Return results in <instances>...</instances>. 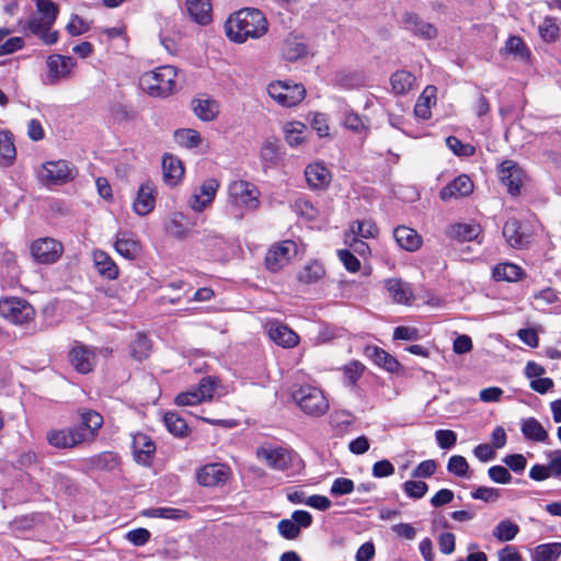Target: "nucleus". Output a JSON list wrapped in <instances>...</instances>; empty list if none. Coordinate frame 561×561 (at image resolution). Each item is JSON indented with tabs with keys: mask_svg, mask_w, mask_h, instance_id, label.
<instances>
[{
	"mask_svg": "<svg viewBox=\"0 0 561 561\" xmlns=\"http://www.w3.org/2000/svg\"><path fill=\"white\" fill-rule=\"evenodd\" d=\"M268 23L265 15L257 9L244 8L231 14L226 23L227 37L238 44L248 39H257L266 34Z\"/></svg>",
	"mask_w": 561,
	"mask_h": 561,
	"instance_id": "f257e3e1",
	"label": "nucleus"
},
{
	"mask_svg": "<svg viewBox=\"0 0 561 561\" xmlns=\"http://www.w3.org/2000/svg\"><path fill=\"white\" fill-rule=\"evenodd\" d=\"M176 76V69L173 66H162L145 72L139 83L150 96L165 98L175 91Z\"/></svg>",
	"mask_w": 561,
	"mask_h": 561,
	"instance_id": "f03ea898",
	"label": "nucleus"
},
{
	"mask_svg": "<svg viewBox=\"0 0 561 561\" xmlns=\"http://www.w3.org/2000/svg\"><path fill=\"white\" fill-rule=\"evenodd\" d=\"M291 398L299 409L307 415L319 417L329 410V401L323 391L312 385H295L291 388Z\"/></svg>",
	"mask_w": 561,
	"mask_h": 561,
	"instance_id": "7ed1b4c3",
	"label": "nucleus"
},
{
	"mask_svg": "<svg viewBox=\"0 0 561 561\" xmlns=\"http://www.w3.org/2000/svg\"><path fill=\"white\" fill-rule=\"evenodd\" d=\"M35 314L34 307L24 298L9 296L0 299V317L13 324L30 323Z\"/></svg>",
	"mask_w": 561,
	"mask_h": 561,
	"instance_id": "20e7f679",
	"label": "nucleus"
},
{
	"mask_svg": "<svg viewBox=\"0 0 561 561\" xmlns=\"http://www.w3.org/2000/svg\"><path fill=\"white\" fill-rule=\"evenodd\" d=\"M270 96L279 105L291 107L300 103L306 95L302 84L291 83L289 81L272 82L267 87Z\"/></svg>",
	"mask_w": 561,
	"mask_h": 561,
	"instance_id": "39448f33",
	"label": "nucleus"
},
{
	"mask_svg": "<svg viewBox=\"0 0 561 561\" xmlns=\"http://www.w3.org/2000/svg\"><path fill=\"white\" fill-rule=\"evenodd\" d=\"M259 191L254 184L238 180L229 185V202L238 207L247 210H254L257 208Z\"/></svg>",
	"mask_w": 561,
	"mask_h": 561,
	"instance_id": "423d86ee",
	"label": "nucleus"
},
{
	"mask_svg": "<svg viewBox=\"0 0 561 561\" xmlns=\"http://www.w3.org/2000/svg\"><path fill=\"white\" fill-rule=\"evenodd\" d=\"M48 72L44 79V83L47 85H55L61 80H66L71 77L72 69L76 67V60L69 56L62 55H50L47 58Z\"/></svg>",
	"mask_w": 561,
	"mask_h": 561,
	"instance_id": "0eeeda50",
	"label": "nucleus"
},
{
	"mask_svg": "<svg viewBox=\"0 0 561 561\" xmlns=\"http://www.w3.org/2000/svg\"><path fill=\"white\" fill-rule=\"evenodd\" d=\"M46 439L50 446L59 449L73 448L87 442L84 427H70L61 430H50L46 434Z\"/></svg>",
	"mask_w": 561,
	"mask_h": 561,
	"instance_id": "6e6552de",
	"label": "nucleus"
},
{
	"mask_svg": "<svg viewBox=\"0 0 561 561\" xmlns=\"http://www.w3.org/2000/svg\"><path fill=\"white\" fill-rule=\"evenodd\" d=\"M297 254V244L291 240H285L270 248L265 255V265L271 272L282 270L293 256Z\"/></svg>",
	"mask_w": 561,
	"mask_h": 561,
	"instance_id": "1a4fd4ad",
	"label": "nucleus"
},
{
	"mask_svg": "<svg viewBox=\"0 0 561 561\" xmlns=\"http://www.w3.org/2000/svg\"><path fill=\"white\" fill-rule=\"evenodd\" d=\"M231 476V469L226 463H207L196 470L198 484L207 488L224 485Z\"/></svg>",
	"mask_w": 561,
	"mask_h": 561,
	"instance_id": "9d476101",
	"label": "nucleus"
},
{
	"mask_svg": "<svg viewBox=\"0 0 561 561\" xmlns=\"http://www.w3.org/2000/svg\"><path fill=\"white\" fill-rule=\"evenodd\" d=\"M62 251L61 243L51 238L38 239L31 245L33 257L42 264L56 262L62 254Z\"/></svg>",
	"mask_w": 561,
	"mask_h": 561,
	"instance_id": "9b49d317",
	"label": "nucleus"
},
{
	"mask_svg": "<svg viewBox=\"0 0 561 561\" xmlns=\"http://www.w3.org/2000/svg\"><path fill=\"white\" fill-rule=\"evenodd\" d=\"M219 188V183L215 179H208L204 181L198 187L195 188L188 204L190 207L195 211H203L208 207Z\"/></svg>",
	"mask_w": 561,
	"mask_h": 561,
	"instance_id": "f8f14e48",
	"label": "nucleus"
},
{
	"mask_svg": "<svg viewBox=\"0 0 561 561\" xmlns=\"http://www.w3.org/2000/svg\"><path fill=\"white\" fill-rule=\"evenodd\" d=\"M259 459L275 470H285L290 463V454L282 447L261 446L256 449Z\"/></svg>",
	"mask_w": 561,
	"mask_h": 561,
	"instance_id": "ddd939ff",
	"label": "nucleus"
},
{
	"mask_svg": "<svg viewBox=\"0 0 561 561\" xmlns=\"http://www.w3.org/2000/svg\"><path fill=\"white\" fill-rule=\"evenodd\" d=\"M499 175L502 183L512 195L519 194L523 183V172L516 162L512 160L503 161L499 168Z\"/></svg>",
	"mask_w": 561,
	"mask_h": 561,
	"instance_id": "4468645a",
	"label": "nucleus"
},
{
	"mask_svg": "<svg viewBox=\"0 0 561 561\" xmlns=\"http://www.w3.org/2000/svg\"><path fill=\"white\" fill-rule=\"evenodd\" d=\"M131 447L134 459L144 466H148L151 462L152 456L156 451V445L152 439L142 433L133 435Z\"/></svg>",
	"mask_w": 561,
	"mask_h": 561,
	"instance_id": "2eb2a0df",
	"label": "nucleus"
},
{
	"mask_svg": "<svg viewBox=\"0 0 561 561\" xmlns=\"http://www.w3.org/2000/svg\"><path fill=\"white\" fill-rule=\"evenodd\" d=\"M41 179L48 183H62L71 179L72 172L68 162L64 160L49 161L43 164Z\"/></svg>",
	"mask_w": 561,
	"mask_h": 561,
	"instance_id": "dca6fc26",
	"label": "nucleus"
},
{
	"mask_svg": "<svg viewBox=\"0 0 561 561\" xmlns=\"http://www.w3.org/2000/svg\"><path fill=\"white\" fill-rule=\"evenodd\" d=\"M472 181L468 175L461 174L440 190L439 197L446 202L451 198L457 199L468 196L472 193Z\"/></svg>",
	"mask_w": 561,
	"mask_h": 561,
	"instance_id": "f3484780",
	"label": "nucleus"
},
{
	"mask_svg": "<svg viewBox=\"0 0 561 561\" xmlns=\"http://www.w3.org/2000/svg\"><path fill=\"white\" fill-rule=\"evenodd\" d=\"M503 237L512 248L516 249L527 247L530 241V236L523 229L522 224L515 218H510L504 224Z\"/></svg>",
	"mask_w": 561,
	"mask_h": 561,
	"instance_id": "a211bd4d",
	"label": "nucleus"
},
{
	"mask_svg": "<svg viewBox=\"0 0 561 561\" xmlns=\"http://www.w3.org/2000/svg\"><path fill=\"white\" fill-rule=\"evenodd\" d=\"M156 188L152 183L140 185L133 203L134 211L139 216H146L154 208Z\"/></svg>",
	"mask_w": 561,
	"mask_h": 561,
	"instance_id": "6ab92c4d",
	"label": "nucleus"
},
{
	"mask_svg": "<svg viewBox=\"0 0 561 561\" xmlns=\"http://www.w3.org/2000/svg\"><path fill=\"white\" fill-rule=\"evenodd\" d=\"M69 358L75 369L81 374L90 373L96 360L94 352L83 345L75 346L69 353Z\"/></svg>",
	"mask_w": 561,
	"mask_h": 561,
	"instance_id": "aec40b11",
	"label": "nucleus"
},
{
	"mask_svg": "<svg viewBox=\"0 0 561 561\" xmlns=\"http://www.w3.org/2000/svg\"><path fill=\"white\" fill-rule=\"evenodd\" d=\"M270 339L283 347H294L299 342V336L287 325L275 322L267 328Z\"/></svg>",
	"mask_w": 561,
	"mask_h": 561,
	"instance_id": "412c9836",
	"label": "nucleus"
},
{
	"mask_svg": "<svg viewBox=\"0 0 561 561\" xmlns=\"http://www.w3.org/2000/svg\"><path fill=\"white\" fill-rule=\"evenodd\" d=\"M393 237L398 245L409 252H414L422 245V237L416 230L407 226L397 227L393 231Z\"/></svg>",
	"mask_w": 561,
	"mask_h": 561,
	"instance_id": "4be33fe9",
	"label": "nucleus"
},
{
	"mask_svg": "<svg viewBox=\"0 0 561 561\" xmlns=\"http://www.w3.org/2000/svg\"><path fill=\"white\" fill-rule=\"evenodd\" d=\"M163 180L167 184L174 186L184 174L182 161L173 154L165 153L162 158Z\"/></svg>",
	"mask_w": 561,
	"mask_h": 561,
	"instance_id": "5701e85b",
	"label": "nucleus"
},
{
	"mask_svg": "<svg viewBox=\"0 0 561 561\" xmlns=\"http://www.w3.org/2000/svg\"><path fill=\"white\" fill-rule=\"evenodd\" d=\"M185 8L188 16L197 24L207 25L211 21V4L209 0H186Z\"/></svg>",
	"mask_w": 561,
	"mask_h": 561,
	"instance_id": "b1692460",
	"label": "nucleus"
},
{
	"mask_svg": "<svg viewBox=\"0 0 561 561\" xmlns=\"http://www.w3.org/2000/svg\"><path fill=\"white\" fill-rule=\"evenodd\" d=\"M308 53L307 45L301 38L295 35L287 36L280 46V54L283 58L288 61H296L302 58Z\"/></svg>",
	"mask_w": 561,
	"mask_h": 561,
	"instance_id": "393cba45",
	"label": "nucleus"
},
{
	"mask_svg": "<svg viewBox=\"0 0 561 561\" xmlns=\"http://www.w3.org/2000/svg\"><path fill=\"white\" fill-rule=\"evenodd\" d=\"M385 287L389 297L398 304H410L413 299V293L408 283L401 279L391 278L385 282Z\"/></svg>",
	"mask_w": 561,
	"mask_h": 561,
	"instance_id": "a878e982",
	"label": "nucleus"
},
{
	"mask_svg": "<svg viewBox=\"0 0 561 561\" xmlns=\"http://www.w3.org/2000/svg\"><path fill=\"white\" fill-rule=\"evenodd\" d=\"M116 252L127 260H134L140 252V244L129 232H118L115 242Z\"/></svg>",
	"mask_w": 561,
	"mask_h": 561,
	"instance_id": "bb28decb",
	"label": "nucleus"
},
{
	"mask_svg": "<svg viewBox=\"0 0 561 561\" xmlns=\"http://www.w3.org/2000/svg\"><path fill=\"white\" fill-rule=\"evenodd\" d=\"M403 23L408 30L426 39L434 38L437 34V30L433 24L422 21L414 13L405 14Z\"/></svg>",
	"mask_w": 561,
	"mask_h": 561,
	"instance_id": "cd10ccee",
	"label": "nucleus"
},
{
	"mask_svg": "<svg viewBox=\"0 0 561 561\" xmlns=\"http://www.w3.org/2000/svg\"><path fill=\"white\" fill-rule=\"evenodd\" d=\"M481 232V227L477 224H455L450 225L446 234L459 242L472 241L478 238Z\"/></svg>",
	"mask_w": 561,
	"mask_h": 561,
	"instance_id": "c85d7f7f",
	"label": "nucleus"
},
{
	"mask_svg": "<svg viewBox=\"0 0 561 561\" xmlns=\"http://www.w3.org/2000/svg\"><path fill=\"white\" fill-rule=\"evenodd\" d=\"M305 176L309 186L313 188H323L331 180L329 170L322 163L309 164L305 170Z\"/></svg>",
	"mask_w": 561,
	"mask_h": 561,
	"instance_id": "c756f323",
	"label": "nucleus"
},
{
	"mask_svg": "<svg viewBox=\"0 0 561 561\" xmlns=\"http://www.w3.org/2000/svg\"><path fill=\"white\" fill-rule=\"evenodd\" d=\"M366 354L376 365L390 373L397 371L400 367L399 362L392 355L378 346H367Z\"/></svg>",
	"mask_w": 561,
	"mask_h": 561,
	"instance_id": "7c9ffc66",
	"label": "nucleus"
},
{
	"mask_svg": "<svg viewBox=\"0 0 561 561\" xmlns=\"http://www.w3.org/2000/svg\"><path fill=\"white\" fill-rule=\"evenodd\" d=\"M80 415L81 424L78 425L77 427H84L87 442L93 440L98 434V431L102 427V415L93 410H82L80 412Z\"/></svg>",
	"mask_w": 561,
	"mask_h": 561,
	"instance_id": "2f4dec72",
	"label": "nucleus"
},
{
	"mask_svg": "<svg viewBox=\"0 0 561 561\" xmlns=\"http://www.w3.org/2000/svg\"><path fill=\"white\" fill-rule=\"evenodd\" d=\"M93 261L98 272L108 278L115 279L118 276V268L112 257L102 250H95L93 252Z\"/></svg>",
	"mask_w": 561,
	"mask_h": 561,
	"instance_id": "473e14b6",
	"label": "nucleus"
},
{
	"mask_svg": "<svg viewBox=\"0 0 561 561\" xmlns=\"http://www.w3.org/2000/svg\"><path fill=\"white\" fill-rule=\"evenodd\" d=\"M435 92L436 88L428 85L424 89L422 94L416 100L414 106V114L421 119H428L432 115L431 107L435 104Z\"/></svg>",
	"mask_w": 561,
	"mask_h": 561,
	"instance_id": "72a5a7b5",
	"label": "nucleus"
},
{
	"mask_svg": "<svg viewBox=\"0 0 561 561\" xmlns=\"http://www.w3.org/2000/svg\"><path fill=\"white\" fill-rule=\"evenodd\" d=\"M415 81V76L407 70H398L390 78L391 88L396 94L410 92L414 88Z\"/></svg>",
	"mask_w": 561,
	"mask_h": 561,
	"instance_id": "f704fd0d",
	"label": "nucleus"
},
{
	"mask_svg": "<svg viewBox=\"0 0 561 561\" xmlns=\"http://www.w3.org/2000/svg\"><path fill=\"white\" fill-rule=\"evenodd\" d=\"M194 114L202 121L210 122L216 118L218 114V104L210 99H196L192 101Z\"/></svg>",
	"mask_w": 561,
	"mask_h": 561,
	"instance_id": "c9c22d12",
	"label": "nucleus"
},
{
	"mask_svg": "<svg viewBox=\"0 0 561 561\" xmlns=\"http://www.w3.org/2000/svg\"><path fill=\"white\" fill-rule=\"evenodd\" d=\"M520 430L526 439L534 442H545L548 433L535 417H528L522 421Z\"/></svg>",
	"mask_w": 561,
	"mask_h": 561,
	"instance_id": "e433bc0d",
	"label": "nucleus"
},
{
	"mask_svg": "<svg viewBox=\"0 0 561 561\" xmlns=\"http://www.w3.org/2000/svg\"><path fill=\"white\" fill-rule=\"evenodd\" d=\"M561 556V542L542 543L535 548L531 561H558Z\"/></svg>",
	"mask_w": 561,
	"mask_h": 561,
	"instance_id": "4c0bfd02",
	"label": "nucleus"
},
{
	"mask_svg": "<svg viewBox=\"0 0 561 561\" xmlns=\"http://www.w3.org/2000/svg\"><path fill=\"white\" fill-rule=\"evenodd\" d=\"M16 156L15 146L13 142V135L9 131L0 133V163L2 165H10Z\"/></svg>",
	"mask_w": 561,
	"mask_h": 561,
	"instance_id": "58836bf2",
	"label": "nucleus"
},
{
	"mask_svg": "<svg viewBox=\"0 0 561 561\" xmlns=\"http://www.w3.org/2000/svg\"><path fill=\"white\" fill-rule=\"evenodd\" d=\"M324 267L318 261L307 263L298 273V280L304 284H313L324 276Z\"/></svg>",
	"mask_w": 561,
	"mask_h": 561,
	"instance_id": "ea45409f",
	"label": "nucleus"
},
{
	"mask_svg": "<svg viewBox=\"0 0 561 561\" xmlns=\"http://www.w3.org/2000/svg\"><path fill=\"white\" fill-rule=\"evenodd\" d=\"M522 276V268L513 263L499 264L493 270L496 280L516 282Z\"/></svg>",
	"mask_w": 561,
	"mask_h": 561,
	"instance_id": "a19ab883",
	"label": "nucleus"
},
{
	"mask_svg": "<svg viewBox=\"0 0 561 561\" xmlns=\"http://www.w3.org/2000/svg\"><path fill=\"white\" fill-rule=\"evenodd\" d=\"M351 232L353 237L369 239L377 237L378 228L370 219L356 220L351 225Z\"/></svg>",
	"mask_w": 561,
	"mask_h": 561,
	"instance_id": "79ce46f5",
	"label": "nucleus"
},
{
	"mask_svg": "<svg viewBox=\"0 0 561 561\" xmlns=\"http://www.w3.org/2000/svg\"><path fill=\"white\" fill-rule=\"evenodd\" d=\"M163 421L168 431L173 435L180 437L188 435V426L179 414L174 412H168L164 414Z\"/></svg>",
	"mask_w": 561,
	"mask_h": 561,
	"instance_id": "37998d69",
	"label": "nucleus"
},
{
	"mask_svg": "<svg viewBox=\"0 0 561 561\" xmlns=\"http://www.w3.org/2000/svg\"><path fill=\"white\" fill-rule=\"evenodd\" d=\"M129 348L133 358L141 362L149 356L151 348L150 340L144 334H138L131 342Z\"/></svg>",
	"mask_w": 561,
	"mask_h": 561,
	"instance_id": "c03bdc74",
	"label": "nucleus"
},
{
	"mask_svg": "<svg viewBox=\"0 0 561 561\" xmlns=\"http://www.w3.org/2000/svg\"><path fill=\"white\" fill-rule=\"evenodd\" d=\"M519 531V527L517 524L505 519L497 524V526L493 530V536L499 541H511L513 540Z\"/></svg>",
	"mask_w": 561,
	"mask_h": 561,
	"instance_id": "a18cd8bd",
	"label": "nucleus"
},
{
	"mask_svg": "<svg viewBox=\"0 0 561 561\" xmlns=\"http://www.w3.org/2000/svg\"><path fill=\"white\" fill-rule=\"evenodd\" d=\"M539 34L547 43L557 41L560 36V27L557 24L556 19L552 16H546L539 25Z\"/></svg>",
	"mask_w": 561,
	"mask_h": 561,
	"instance_id": "49530a36",
	"label": "nucleus"
},
{
	"mask_svg": "<svg viewBox=\"0 0 561 561\" xmlns=\"http://www.w3.org/2000/svg\"><path fill=\"white\" fill-rule=\"evenodd\" d=\"M174 140L182 147L196 148L202 139L199 134L190 128L179 129L174 133Z\"/></svg>",
	"mask_w": 561,
	"mask_h": 561,
	"instance_id": "de8ad7c7",
	"label": "nucleus"
},
{
	"mask_svg": "<svg viewBox=\"0 0 561 561\" xmlns=\"http://www.w3.org/2000/svg\"><path fill=\"white\" fill-rule=\"evenodd\" d=\"M305 129H306V125H304L302 123H299V122L288 123L285 126L286 142L291 147L300 145L305 139V137H304Z\"/></svg>",
	"mask_w": 561,
	"mask_h": 561,
	"instance_id": "09e8293b",
	"label": "nucleus"
},
{
	"mask_svg": "<svg viewBox=\"0 0 561 561\" xmlns=\"http://www.w3.org/2000/svg\"><path fill=\"white\" fill-rule=\"evenodd\" d=\"M184 216L181 213L174 214L170 220L168 221L165 229L168 233L171 236L178 238V239H184L188 234V230L186 229L184 225Z\"/></svg>",
	"mask_w": 561,
	"mask_h": 561,
	"instance_id": "8fccbe9b",
	"label": "nucleus"
},
{
	"mask_svg": "<svg viewBox=\"0 0 561 561\" xmlns=\"http://www.w3.org/2000/svg\"><path fill=\"white\" fill-rule=\"evenodd\" d=\"M144 515L154 518L181 519L186 516V513L172 507H157L146 511Z\"/></svg>",
	"mask_w": 561,
	"mask_h": 561,
	"instance_id": "3c124183",
	"label": "nucleus"
},
{
	"mask_svg": "<svg viewBox=\"0 0 561 561\" xmlns=\"http://www.w3.org/2000/svg\"><path fill=\"white\" fill-rule=\"evenodd\" d=\"M447 470L457 477L463 478L468 476L469 465L463 456L454 455L448 459Z\"/></svg>",
	"mask_w": 561,
	"mask_h": 561,
	"instance_id": "603ef678",
	"label": "nucleus"
},
{
	"mask_svg": "<svg viewBox=\"0 0 561 561\" xmlns=\"http://www.w3.org/2000/svg\"><path fill=\"white\" fill-rule=\"evenodd\" d=\"M446 145L458 157H471L476 151L472 145L463 144L455 136L447 137Z\"/></svg>",
	"mask_w": 561,
	"mask_h": 561,
	"instance_id": "864d4df0",
	"label": "nucleus"
},
{
	"mask_svg": "<svg viewBox=\"0 0 561 561\" xmlns=\"http://www.w3.org/2000/svg\"><path fill=\"white\" fill-rule=\"evenodd\" d=\"M403 492L411 499H422L427 490L428 485L424 481L409 480L402 484Z\"/></svg>",
	"mask_w": 561,
	"mask_h": 561,
	"instance_id": "5fc2aeb1",
	"label": "nucleus"
},
{
	"mask_svg": "<svg viewBox=\"0 0 561 561\" xmlns=\"http://www.w3.org/2000/svg\"><path fill=\"white\" fill-rule=\"evenodd\" d=\"M39 15L45 16L48 22L57 20L59 8L51 0H34Z\"/></svg>",
	"mask_w": 561,
	"mask_h": 561,
	"instance_id": "6e6d98bb",
	"label": "nucleus"
},
{
	"mask_svg": "<svg viewBox=\"0 0 561 561\" xmlns=\"http://www.w3.org/2000/svg\"><path fill=\"white\" fill-rule=\"evenodd\" d=\"M355 490L353 480L348 478H336L330 489L332 496H342L351 494Z\"/></svg>",
	"mask_w": 561,
	"mask_h": 561,
	"instance_id": "4d7b16f0",
	"label": "nucleus"
},
{
	"mask_svg": "<svg viewBox=\"0 0 561 561\" xmlns=\"http://www.w3.org/2000/svg\"><path fill=\"white\" fill-rule=\"evenodd\" d=\"M505 50L520 58H528L529 50L519 36H511L505 44Z\"/></svg>",
	"mask_w": 561,
	"mask_h": 561,
	"instance_id": "13d9d810",
	"label": "nucleus"
},
{
	"mask_svg": "<svg viewBox=\"0 0 561 561\" xmlns=\"http://www.w3.org/2000/svg\"><path fill=\"white\" fill-rule=\"evenodd\" d=\"M279 154V148L275 138H267L261 148V158L266 161L274 163L277 161Z\"/></svg>",
	"mask_w": 561,
	"mask_h": 561,
	"instance_id": "bf43d9fd",
	"label": "nucleus"
},
{
	"mask_svg": "<svg viewBox=\"0 0 561 561\" xmlns=\"http://www.w3.org/2000/svg\"><path fill=\"white\" fill-rule=\"evenodd\" d=\"M55 22H48L45 16L33 14L26 22V28L34 35L43 33L44 30L51 28Z\"/></svg>",
	"mask_w": 561,
	"mask_h": 561,
	"instance_id": "052dcab7",
	"label": "nucleus"
},
{
	"mask_svg": "<svg viewBox=\"0 0 561 561\" xmlns=\"http://www.w3.org/2000/svg\"><path fill=\"white\" fill-rule=\"evenodd\" d=\"M277 530L283 538L288 540H294L300 535V530L290 518L279 520L277 524Z\"/></svg>",
	"mask_w": 561,
	"mask_h": 561,
	"instance_id": "680f3d73",
	"label": "nucleus"
},
{
	"mask_svg": "<svg viewBox=\"0 0 561 561\" xmlns=\"http://www.w3.org/2000/svg\"><path fill=\"white\" fill-rule=\"evenodd\" d=\"M216 380L213 377H204L201 379L197 389H195L204 401L211 400L215 389H216Z\"/></svg>",
	"mask_w": 561,
	"mask_h": 561,
	"instance_id": "e2e57ef3",
	"label": "nucleus"
},
{
	"mask_svg": "<svg viewBox=\"0 0 561 561\" xmlns=\"http://www.w3.org/2000/svg\"><path fill=\"white\" fill-rule=\"evenodd\" d=\"M112 116L118 122L134 121L137 117V112L128 105L115 104L112 110Z\"/></svg>",
	"mask_w": 561,
	"mask_h": 561,
	"instance_id": "0e129e2a",
	"label": "nucleus"
},
{
	"mask_svg": "<svg viewBox=\"0 0 561 561\" xmlns=\"http://www.w3.org/2000/svg\"><path fill=\"white\" fill-rule=\"evenodd\" d=\"M364 371V366L358 362H353L344 367V382L353 386L359 379Z\"/></svg>",
	"mask_w": 561,
	"mask_h": 561,
	"instance_id": "69168bd1",
	"label": "nucleus"
},
{
	"mask_svg": "<svg viewBox=\"0 0 561 561\" xmlns=\"http://www.w3.org/2000/svg\"><path fill=\"white\" fill-rule=\"evenodd\" d=\"M202 402L203 400L201 399L195 389L181 392L174 399V403L179 407H192L197 405Z\"/></svg>",
	"mask_w": 561,
	"mask_h": 561,
	"instance_id": "338daca9",
	"label": "nucleus"
},
{
	"mask_svg": "<svg viewBox=\"0 0 561 561\" xmlns=\"http://www.w3.org/2000/svg\"><path fill=\"white\" fill-rule=\"evenodd\" d=\"M435 438L442 449H449L455 446L457 435L451 430H438L435 432Z\"/></svg>",
	"mask_w": 561,
	"mask_h": 561,
	"instance_id": "774afa93",
	"label": "nucleus"
}]
</instances>
